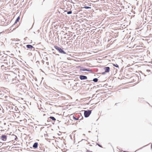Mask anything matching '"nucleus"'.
Returning a JSON list of instances; mask_svg holds the SVG:
<instances>
[{"label":"nucleus","mask_w":152,"mask_h":152,"mask_svg":"<svg viewBox=\"0 0 152 152\" xmlns=\"http://www.w3.org/2000/svg\"><path fill=\"white\" fill-rule=\"evenodd\" d=\"M97 145H98V146L100 147H102V146H101V145H100V144H97Z\"/></svg>","instance_id":"4be33fe9"},{"label":"nucleus","mask_w":152,"mask_h":152,"mask_svg":"<svg viewBox=\"0 0 152 152\" xmlns=\"http://www.w3.org/2000/svg\"><path fill=\"white\" fill-rule=\"evenodd\" d=\"M86 71H88V72H92V70L91 69H86Z\"/></svg>","instance_id":"dca6fc26"},{"label":"nucleus","mask_w":152,"mask_h":152,"mask_svg":"<svg viewBox=\"0 0 152 152\" xmlns=\"http://www.w3.org/2000/svg\"><path fill=\"white\" fill-rule=\"evenodd\" d=\"M12 136L13 138L15 139V140H16L17 139H18L16 135L13 134Z\"/></svg>","instance_id":"6e6552de"},{"label":"nucleus","mask_w":152,"mask_h":152,"mask_svg":"<svg viewBox=\"0 0 152 152\" xmlns=\"http://www.w3.org/2000/svg\"><path fill=\"white\" fill-rule=\"evenodd\" d=\"M7 137L6 135L2 134L1 137V139L3 141H6L7 140Z\"/></svg>","instance_id":"20e7f679"},{"label":"nucleus","mask_w":152,"mask_h":152,"mask_svg":"<svg viewBox=\"0 0 152 152\" xmlns=\"http://www.w3.org/2000/svg\"><path fill=\"white\" fill-rule=\"evenodd\" d=\"M86 69L85 68H81L80 69V71H86Z\"/></svg>","instance_id":"f8f14e48"},{"label":"nucleus","mask_w":152,"mask_h":152,"mask_svg":"<svg viewBox=\"0 0 152 152\" xmlns=\"http://www.w3.org/2000/svg\"><path fill=\"white\" fill-rule=\"evenodd\" d=\"M72 13V11H70L67 12V14H70Z\"/></svg>","instance_id":"2eb2a0df"},{"label":"nucleus","mask_w":152,"mask_h":152,"mask_svg":"<svg viewBox=\"0 0 152 152\" xmlns=\"http://www.w3.org/2000/svg\"><path fill=\"white\" fill-rule=\"evenodd\" d=\"M15 80H16V79L13 80L12 81V83H15Z\"/></svg>","instance_id":"6ab92c4d"},{"label":"nucleus","mask_w":152,"mask_h":152,"mask_svg":"<svg viewBox=\"0 0 152 152\" xmlns=\"http://www.w3.org/2000/svg\"><path fill=\"white\" fill-rule=\"evenodd\" d=\"M20 17H17V19H16V20H15V24L17 22H18L19 19H20Z\"/></svg>","instance_id":"1a4fd4ad"},{"label":"nucleus","mask_w":152,"mask_h":152,"mask_svg":"<svg viewBox=\"0 0 152 152\" xmlns=\"http://www.w3.org/2000/svg\"><path fill=\"white\" fill-rule=\"evenodd\" d=\"M113 66L116 67H118L119 66L117 64H113Z\"/></svg>","instance_id":"4468645a"},{"label":"nucleus","mask_w":152,"mask_h":152,"mask_svg":"<svg viewBox=\"0 0 152 152\" xmlns=\"http://www.w3.org/2000/svg\"><path fill=\"white\" fill-rule=\"evenodd\" d=\"M104 69L105 70V72L106 73L109 72L110 70V68L109 67H105Z\"/></svg>","instance_id":"423d86ee"},{"label":"nucleus","mask_w":152,"mask_h":152,"mask_svg":"<svg viewBox=\"0 0 152 152\" xmlns=\"http://www.w3.org/2000/svg\"><path fill=\"white\" fill-rule=\"evenodd\" d=\"M26 48L30 49L31 50L33 51L35 50V48L32 45H28L26 46Z\"/></svg>","instance_id":"7ed1b4c3"},{"label":"nucleus","mask_w":152,"mask_h":152,"mask_svg":"<svg viewBox=\"0 0 152 152\" xmlns=\"http://www.w3.org/2000/svg\"><path fill=\"white\" fill-rule=\"evenodd\" d=\"M83 8L86 9L91 8V7H90L88 6H85Z\"/></svg>","instance_id":"ddd939ff"},{"label":"nucleus","mask_w":152,"mask_h":152,"mask_svg":"<svg viewBox=\"0 0 152 152\" xmlns=\"http://www.w3.org/2000/svg\"><path fill=\"white\" fill-rule=\"evenodd\" d=\"M91 110H85L84 112L85 117L86 118L88 117L91 113Z\"/></svg>","instance_id":"f03ea898"},{"label":"nucleus","mask_w":152,"mask_h":152,"mask_svg":"<svg viewBox=\"0 0 152 152\" xmlns=\"http://www.w3.org/2000/svg\"><path fill=\"white\" fill-rule=\"evenodd\" d=\"M83 135H85V134H83Z\"/></svg>","instance_id":"5701e85b"},{"label":"nucleus","mask_w":152,"mask_h":152,"mask_svg":"<svg viewBox=\"0 0 152 152\" xmlns=\"http://www.w3.org/2000/svg\"><path fill=\"white\" fill-rule=\"evenodd\" d=\"M49 118L50 119H51L52 120L55 121L56 120V119L55 118V117L53 116H50Z\"/></svg>","instance_id":"9d476101"},{"label":"nucleus","mask_w":152,"mask_h":152,"mask_svg":"<svg viewBox=\"0 0 152 152\" xmlns=\"http://www.w3.org/2000/svg\"><path fill=\"white\" fill-rule=\"evenodd\" d=\"M89 132H90V131H89Z\"/></svg>","instance_id":"b1692460"},{"label":"nucleus","mask_w":152,"mask_h":152,"mask_svg":"<svg viewBox=\"0 0 152 152\" xmlns=\"http://www.w3.org/2000/svg\"><path fill=\"white\" fill-rule=\"evenodd\" d=\"M86 152H92L91 151H90L89 150H87L86 151Z\"/></svg>","instance_id":"412c9836"},{"label":"nucleus","mask_w":152,"mask_h":152,"mask_svg":"<svg viewBox=\"0 0 152 152\" xmlns=\"http://www.w3.org/2000/svg\"><path fill=\"white\" fill-rule=\"evenodd\" d=\"M54 47L60 53L64 54H66V53L60 47L56 45Z\"/></svg>","instance_id":"f257e3e1"},{"label":"nucleus","mask_w":152,"mask_h":152,"mask_svg":"<svg viewBox=\"0 0 152 152\" xmlns=\"http://www.w3.org/2000/svg\"><path fill=\"white\" fill-rule=\"evenodd\" d=\"M98 79L97 78H95L93 79V81L95 82H97L98 81Z\"/></svg>","instance_id":"9b49d317"},{"label":"nucleus","mask_w":152,"mask_h":152,"mask_svg":"<svg viewBox=\"0 0 152 152\" xmlns=\"http://www.w3.org/2000/svg\"><path fill=\"white\" fill-rule=\"evenodd\" d=\"M38 143L37 142H35L33 145V147L34 148H37L38 147Z\"/></svg>","instance_id":"0eeeda50"},{"label":"nucleus","mask_w":152,"mask_h":152,"mask_svg":"<svg viewBox=\"0 0 152 152\" xmlns=\"http://www.w3.org/2000/svg\"><path fill=\"white\" fill-rule=\"evenodd\" d=\"M146 71L147 72H148V74H149V72H150V70H148V69H147Z\"/></svg>","instance_id":"a211bd4d"},{"label":"nucleus","mask_w":152,"mask_h":152,"mask_svg":"<svg viewBox=\"0 0 152 152\" xmlns=\"http://www.w3.org/2000/svg\"><path fill=\"white\" fill-rule=\"evenodd\" d=\"M79 78L81 80H86L87 79V76L83 75H80Z\"/></svg>","instance_id":"39448f33"},{"label":"nucleus","mask_w":152,"mask_h":152,"mask_svg":"<svg viewBox=\"0 0 152 152\" xmlns=\"http://www.w3.org/2000/svg\"><path fill=\"white\" fill-rule=\"evenodd\" d=\"M106 73V72H102V75H104Z\"/></svg>","instance_id":"aec40b11"},{"label":"nucleus","mask_w":152,"mask_h":152,"mask_svg":"<svg viewBox=\"0 0 152 152\" xmlns=\"http://www.w3.org/2000/svg\"><path fill=\"white\" fill-rule=\"evenodd\" d=\"M73 119H74L75 120H78V119H79L78 118H76V117H75V116H74L73 117Z\"/></svg>","instance_id":"f3484780"}]
</instances>
